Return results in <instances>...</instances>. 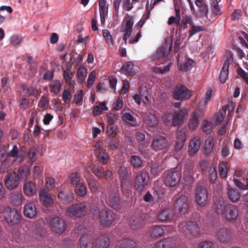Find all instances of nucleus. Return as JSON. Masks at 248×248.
I'll use <instances>...</instances> for the list:
<instances>
[{
  "instance_id": "obj_47",
  "label": "nucleus",
  "mask_w": 248,
  "mask_h": 248,
  "mask_svg": "<svg viewBox=\"0 0 248 248\" xmlns=\"http://www.w3.org/2000/svg\"><path fill=\"white\" fill-rule=\"evenodd\" d=\"M210 6L212 11L214 15L217 16L222 15V12H221L217 0H210Z\"/></svg>"
},
{
  "instance_id": "obj_26",
  "label": "nucleus",
  "mask_w": 248,
  "mask_h": 248,
  "mask_svg": "<svg viewBox=\"0 0 248 248\" xmlns=\"http://www.w3.org/2000/svg\"><path fill=\"white\" fill-rule=\"evenodd\" d=\"M187 113V110L186 109L175 111L173 115L172 125L173 126H177L183 122Z\"/></svg>"
},
{
  "instance_id": "obj_41",
  "label": "nucleus",
  "mask_w": 248,
  "mask_h": 248,
  "mask_svg": "<svg viewBox=\"0 0 248 248\" xmlns=\"http://www.w3.org/2000/svg\"><path fill=\"white\" fill-rule=\"evenodd\" d=\"M87 69L85 67H80L77 73L78 82L79 84H83L87 77Z\"/></svg>"
},
{
  "instance_id": "obj_25",
  "label": "nucleus",
  "mask_w": 248,
  "mask_h": 248,
  "mask_svg": "<svg viewBox=\"0 0 248 248\" xmlns=\"http://www.w3.org/2000/svg\"><path fill=\"white\" fill-rule=\"evenodd\" d=\"M136 246V243L134 240L124 238L118 241L115 248H135Z\"/></svg>"
},
{
  "instance_id": "obj_54",
  "label": "nucleus",
  "mask_w": 248,
  "mask_h": 248,
  "mask_svg": "<svg viewBox=\"0 0 248 248\" xmlns=\"http://www.w3.org/2000/svg\"><path fill=\"white\" fill-rule=\"evenodd\" d=\"M107 143L108 144V148L111 150L117 149L119 145V140L114 137H112L107 140Z\"/></svg>"
},
{
  "instance_id": "obj_30",
  "label": "nucleus",
  "mask_w": 248,
  "mask_h": 248,
  "mask_svg": "<svg viewBox=\"0 0 248 248\" xmlns=\"http://www.w3.org/2000/svg\"><path fill=\"white\" fill-rule=\"evenodd\" d=\"M217 236L219 241L222 243L228 242L231 237L230 231L226 228H221L219 230Z\"/></svg>"
},
{
  "instance_id": "obj_18",
  "label": "nucleus",
  "mask_w": 248,
  "mask_h": 248,
  "mask_svg": "<svg viewBox=\"0 0 248 248\" xmlns=\"http://www.w3.org/2000/svg\"><path fill=\"white\" fill-rule=\"evenodd\" d=\"M201 116V112L199 108L192 112L188 123V126L190 129L194 130L198 128Z\"/></svg>"
},
{
  "instance_id": "obj_27",
  "label": "nucleus",
  "mask_w": 248,
  "mask_h": 248,
  "mask_svg": "<svg viewBox=\"0 0 248 248\" xmlns=\"http://www.w3.org/2000/svg\"><path fill=\"white\" fill-rule=\"evenodd\" d=\"M229 66L230 61L227 59L224 62L219 76V79L222 83H224L228 78Z\"/></svg>"
},
{
  "instance_id": "obj_23",
  "label": "nucleus",
  "mask_w": 248,
  "mask_h": 248,
  "mask_svg": "<svg viewBox=\"0 0 248 248\" xmlns=\"http://www.w3.org/2000/svg\"><path fill=\"white\" fill-rule=\"evenodd\" d=\"M94 238L92 235L83 234L80 237V245L81 248H93Z\"/></svg>"
},
{
  "instance_id": "obj_9",
  "label": "nucleus",
  "mask_w": 248,
  "mask_h": 248,
  "mask_svg": "<svg viewBox=\"0 0 248 248\" xmlns=\"http://www.w3.org/2000/svg\"><path fill=\"white\" fill-rule=\"evenodd\" d=\"M20 215L15 209L8 208L5 211L4 217L10 225L17 224L20 221Z\"/></svg>"
},
{
  "instance_id": "obj_43",
  "label": "nucleus",
  "mask_w": 248,
  "mask_h": 248,
  "mask_svg": "<svg viewBox=\"0 0 248 248\" xmlns=\"http://www.w3.org/2000/svg\"><path fill=\"white\" fill-rule=\"evenodd\" d=\"M134 25V19L132 16H127L123 22L121 30H127L132 31Z\"/></svg>"
},
{
  "instance_id": "obj_44",
  "label": "nucleus",
  "mask_w": 248,
  "mask_h": 248,
  "mask_svg": "<svg viewBox=\"0 0 248 248\" xmlns=\"http://www.w3.org/2000/svg\"><path fill=\"white\" fill-rule=\"evenodd\" d=\"M219 176L222 178H225L227 176L228 171V163L226 161L220 162L218 166Z\"/></svg>"
},
{
  "instance_id": "obj_37",
  "label": "nucleus",
  "mask_w": 248,
  "mask_h": 248,
  "mask_svg": "<svg viewBox=\"0 0 248 248\" xmlns=\"http://www.w3.org/2000/svg\"><path fill=\"white\" fill-rule=\"evenodd\" d=\"M148 95V92L146 88H142L141 89H140V94H135L133 96V99L137 104L140 105L141 102L140 98L141 97L144 98L147 101H149Z\"/></svg>"
},
{
  "instance_id": "obj_10",
  "label": "nucleus",
  "mask_w": 248,
  "mask_h": 248,
  "mask_svg": "<svg viewBox=\"0 0 248 248\" xmlns=\"http://www.w3.org/2000/svg\"><path fill=\"white\" fill-rule=\"evenodd\" d=\"M195 3L198 8V11L193 12L195 16L199 18H208L209 9L205 0H195Z\"/></svg>"
},
{
  "instance_id": "obj_36",
  "label": "nucleus",
  "mask_w": 248,
  "mask_h": 248,
  "mask_svg": "<svg viewBox=\"0 0 248 248\" xmlns=\"http://www.w3.org/2000/svg\"><path fill=\"white\" fill-rule=\"evenodd\" d=\"M227 195L229 199L232 202L238 201L241 196L239 190L232 188L228 189Z\"/></svg>"
},
{
  "instance_id": "obj_61",
  "label": "nucleus",
  "mask_w": 248,
  "mask_h": 248,
  "mask_svg": "<svg viewBox=\"0 0 248 248\" xmlns=\"http://www.w3.org/2000/svg\"><path fill=\"white\" fill-rule=\"evenodd\" d=\"M226 109L223 108L218 111L215 116L216 124H218L222 122L226 115Z\"/></svg>"
},
{
  "instance_id": "obj_38",
  "label": "nucleus",
  "mask_w": 248,
  "mask_h": 248,
  "mask_svg": "<svg viewBox=\"0 0 248 248\" xmlns=\"http://www.w3.org/2000/svg\"><path fill=\"white\" fill-rule=\"evenodd\" d=\"M186 228L190 233L193 236H196L199 233V228L197 222L195 221H188L186 223Z\"/></svg>"
},
{
  "instance_id": "obj_24",
  "label": "nucleus",
  "mask_w": 248,
  "mask_h": 248,
  "mask_svg": "<svg viewBox=\"0 0 248 248\" xmlns=\"http://www.w3.org/2000/svg\"><path fill=\"white\" fill-rule=\"evenodd\" d=\"M143 222V218L139 214L133 216L130 219L129 224L133 230L140 229Z\"/></svg>"
},
{
  "instance_id": "obj_6",
  "label": "nucleus",
  "mask_w": 248,
  "mask_h": 248,
  "mask_svg": "<svg viewBox=\"0 0 248 248\" xmlns=\"http://www.w3.org/2000/svg\"><path fill=\"white\" fill-rule=\"evenodd\" d=\"M181 177V172L180 170H175L170 171L165 178V184L167 186L174 187L179 183Z\"/></svg>"
},
{
  "instance_id": "obj_15",
  "label": "nucleus",
  "mask_w": 248,
  "mask_h": 248,
  "mask_svg": "<svg viewBox=\"0 0 248 248\" xmlns=\"http://www.w3.org/2000/svg\"><path fill=\"white\" fill-rule=\"evenodd\" d=\"M90 168L94 174L99 178L108 179L112 176V172L111 170H104V168L99 165L90 166Z\"/></svg>"
},
{
  "instance_id": "obj_49",
  "label": "nucleus",
  "mask_w": 248,
  "mask_h": 248,
  "mask_svg": "<svg viewBox=\"0 0 248 248\" xmlns=\"http://www.w3.org/2000/svg\"><path fill=\"white\" fill-rule=\"evenodd\" d=\"M225 208L226 205L222 201L216 202L214 205V211L218 215H223Z\"/></svg>"
},
{
  "instance_id": "obj_21",
  "label": "nucleus",
  "mask_w": 248,
  "mask_h": 248,
  "mask_svg": "<svg viewBox=\"0 0 248 248\" xmlns=\"http://www.w3.org/2000/svg\"><path fill=\"white\" fill-rule=\"evenodd\" d=\"M201 144V141L199 137H196L191 139L188 147L189 155L194 156L199 151Z\"/></svg>"
},
{
  "instance_id": "obj_8",
  "label": "nucleus",
  "mask_w": 248,
  "mask_h": 248,
  "mask_svg": "<svg viewBox=\"0 0 248 248\" xmlns=\"http://www.w3.org/2000/svg\"><path fill=\"white\" fill-rule=\"evenodd\" d=\"M189 207L187 198L184 195L180 196L174 204V211L181 215L185 214Z\"/></svg>"
},
{
  "instance_id": "obj_62",
  "label": "nucleus",
  "mask_w": 248,
  "mask_h": 248,
  "mask_svg": "<svg viewBox=\"0 0 248 248\" xmlns=\"http://www.w3.org/2000/svg\"><path fill=\"white\" fill-rule=\"evenodd\" d=\"M150 168L151 173L153 175H156L158 173L161 172L163 170L162 166L158 163H153Z\"/></svg>"
},
{
  "instance_id": "obj_12",
  "label": "nucleus",
  "mask_w": 248,
  "mask_h": 248,
  "mask_svg": "<svg viewBox=\"0 0 248 248\" xmlns=\"http://www.w3.org/2000/svg\"><path fill=\"white\" fill-rule=\"evenodd\" d=\"M19 180V176L16 172L9 173L5 178V186L8 189H14L17 186Z\"/></svg>"
},
{
  "instance_id": "obj_31",
  "label": "nucleus",
  "mask_w": 248,
  "mask_h": 248,
  "mask_svg": "<svg viewBox=\"0 0 248 248\" xmlns=\"http://www.w3.org/2000/svg\"><path fill=\"white\" fill-rule=\"evenodd\" d=\"M164 233V230L160 226H153L149 230V234L150 236L154 238L161 237Z\"/></svg>"
},
{
  "instance_id": "obj_1",
  "label": "nucleus",
  "mask_w": 248,
  "mask_h": 248,
  "mask_svg": "<svg viewBox=\"0 0 248 248\" xmlns=\"http://www.w3.org/2000/svg\"><path fill=\"white\" fill-rule=\"evenodd\" d=\"M89 211L87 204L81 202L69 206L66 210V214L70 217H81L88 213Z\"/></svg>"
},
{
  "instance_id": "obj_51",
  "label": "nucleus",
  "mask_w": 248,
  "mask_h": 248,
  "mask_svg": "<svg viewBox=\"0 0 248 248\" xmlns=\"http://www.w3.org/2000/svg\"><path fill=\"white\" fill-rule=\"evenodd\" d=\"M121 187L123 193L127 192L130 187L131 177L120 179Z\"/></svg>"
},
{
  "instance_id": "obj_55",
  "label": "nucleus",
  "mask_w": 248,
  "mask_h": 248,
  "mask_svg": "<svg viewBox=\"0 0 248 248\" xmlns=\"http://www.w3.org/2000/svg\"><path fill=\"white\" fill-rule=\"evenodd\" d=\"M205 28L203 26H196L194 23L191 26L188 31L189 37H191L197 33L205 31Z\"/></svg>"
},
{
  "instance_id": "obj_4",
  "label": "nucleus",
  "mask_w": 248,
  "mask_h": 248,
  "mask_svg": "<svg viewBox=\"0 0 248 248\" xmlns=\"http://www.w3.org/2000/svg\"><path fill=\"white\" fill-rule=\"evenodd\" d=\"M172 95L177 100H183L189 99L191 96V93L186 86L179 84L173 90Z\"/></svg>"
},
{
  "instance_id": "obj_48",
  "label": "nucleus",
  "mask_w": 248,
  "mask_h": 248,
  "mask_svg": "<svg viewBox=\"0 0 248 248\" xmlns=\"http://www.w3.org/2000/svg\"><path fill=\"white\" fill-rule=\"evenodd\" d=\"M96 155L99 162L101 164L105 165L107 164L109 158V155L107 153L106 150L103 152H101V151H100V152L96 154Z\"/></svg>"
},
{
  "instance_id": "obj_22",
  "label": "nucleus",
  "mask_w": 248,
  "mask_h": 248,
  "mask_svg": "<svg viewBox=\"0 0 248 248\" xmlns=\"http://www.w3.org/2000/svg\"><path fill=\"white\" fill-rule=\"evenodd\" d=\"M23 213L24 216L29 218H32L37 214V210L35 204L32 202L26 203L24 207Z\"/></svg>"
},
{
  "instance_id": "obj_28",
  "label": "nucleus",
  "mask_w": 248,
  "mask_h": 248,
  "mask_svg": "<svg viewBox=\"0 0 248 248\" xmlns=\"http://www.w3.org/2000/svg\"><path fill=\"white\" fill-rule=\"evenodd\" d=\"M98 2L100 21L101 23H104L105 17L108 14V6L106 5L107 2L105 0H98Z\"/></svg>"
},
{
  "instance_id": "obj_7",
  "label": "nucleus",
  "mask_w": 248,
  "mask_h": 248,
  "mask_svg": "<svg viewBox=\"0 0 248 248\" xmlns=\"http://www.w3.org/2000/svg\"><path fill=\"white\" fill-rule=\"evenodd\" d=\"M196 203L201 207L205 206L208 201V192L205 187L200 186L196 188L195 192Z\"/></svg>"
},
{
  "instance_id": "obj_58",
  "label": "nucleus",
  "mask_w": 248,
  "mask_h": 248,
  "mask_svg": "<svg viewBox=\"0 0 248 248\" xmlns=\"http://www.w3.org/2000/svg\"><path fill=\"white\" fill-rule=\"evenodd\" d=\"M73 75V72L71 71L70 68H67L63 71V78L67 84L69 85H72V77Z\"/></svg>"
},
{
  "instance_id": "obj_13",
  "label": "nucleus",
  "mask_w": 248,
  "mask_h": 248,
  "mask_svg": "<svg viewBox=\"0 0 248 248\" xmlns=\"http://www.w3.org/2000/svg\"><path fill=\"white\" fill-rule=\"evenodd\" d=\"M19 92L26 96L37 97L40 92L35 87L26 84H22L19 87Z\"/></svg>"
},
{
  "instance_id": "obj_17",
  "label": "nucleus",
  "mask_w": 248,
  "mask_h": 248,
  "mask_svg": "<svg viewBox=\"0 0 248 248\" xmlns=\"http://www.w3.org/2000/svg\"><path fill=\"white\" fill-rule=\"evenodd\" d=\"M171 49V47L168 50V47L167 46H161L157 49L155 53L151 56V60L156 61L160 59H164V58L166 57L169 54Z\"/></svg>"
},
{
  "instance_id": "obj_33",
  "label": "nucleus",
  "mask_w": 248,
  "mask_h": 248,
  "mask_svg": "<svg viewBox=\"0 0 248 248\" xmlns=\"http://www.w3.org/2000/svg\"><path fill=\"white\" fill-rule=\"evenodd\" d=\"M23 197L21 192H13L10 195L11 202L16 206H19L22 203Z\"/></svg>"
},
{
  "instance_id": "obj_63",
  "label": "nucleus",
  "mask_w": 248,
  "mask_h": 248,
  "mask_svg": "<svg viewBox=\"0 0 248 248\" xmlns=\"http://www.w3.org/2000/svg\"><path fill=\"white\" fill-rule=\"evenodd\" d=\"M70 184L72 185H78L80 180V175L78 172H74L69 176Z\"/></svg>"
},
{
  "instance_id": "obj_34",
  "label": "nucleus",
  "mask_w": 248,
  "mask_h": 248,
  "mask_svg": "<svg viewBox=\"0 0 248 248\" xmlns=\"http://www.w3.org/2000/svg\"><path fill=\"white\" fill-rule=\"evenodd\" d=\"M118 173L120 179L131 177V169L124 165H121L119 167Z\"/></svg>"
},
{
  "instance_id": "obj_35",
  "label": "nucleus",
  "mask_w": 248,
  "mask_h": 248,
  "mask_svg": "<svg viewBox=\"0 0 248 248\" xmlns=\"http://www.w3.org/2000/svg\"><path fill=\"white\" fill-rule=\"evenodd\" d=\"M133 67V63L131 62H128L122 67L121 70L122 73L124 75L128 76H132L135 74Z\"/></svg>"
},
{
  "instance_id": "obj_56",
  "label": "nucleus",
  "mask_w": 248,
  "mask_h": 248,
  "mask_svg": "<svg viewBox=\"0 0 248 248\" xmlns=\"http://www.w3.org/2000/svg\"><path fill=\"white\" fill-rule=\"evenodd\" d=\"M61 87V83L59 80H55L50 85L49 88L51 93L57 94Z\"/></svg>"
},
{
  "instance_id": "obj_57",
  "label": "nucleus",
  "mask_w": 248,
  "mask_h": 248,
  "mask_svg": "<svg viewBox=\"0 0 248 248\" xmlns=\"http://www.w3.org/2000/svg\"><path fill=\"white\" fill-rule=\"evenodd\" d=\"M208 173L211 183H214L217 178V172L216 167L214 166L208 168Z\"/></svg>"
},
{
  "instance_id": "obj_3",
  "label": "nucleus",
  "mask_w": 248,
  "mask_h": 248,
  "mask_svg": "<svg viewBox=\"0 0 248 248\" xmlns=\"http://www.w3.org/2000/svg\"><path fill=\"white\" fill-rule=\"evenodd\" d=\"M117 215L108 208L102 209L99 213L98 218L100 224L104 227H109L114 222Z\"/></svg>"
},
{
  "instance_id": "obj_11",
  "label": "nucleus",
  "mask_w": 248,
  "mask_h": 248,
  "mask_svg": "<svg viewBox=\"0 0 248 248\" xmlns=\"http://www.w3.org/2000/svg\"><path fill=\"white\" fill-rule=\"evenodd\" d=\"M226 220L229 222L235 221L238 216V211L237 207L233 205L226 204L225 212L223 214Z\"/></svg>"
},
{
  "instance_id": "obj_53",
  "label": "nucleus",
  "mask_w": 248,
  "mask_h": 248,
  "mask_svg": "<svg viewBox=\"0 0 248 248\" xmlns=\"http://www.w3.org/2000/svg\"><path fill=\"white\" fill-rule=\"evenodd\" d=\"M130 161L134 168H137L142 166V160L140 156L132 155L130 157Z\"/></svg>"
},
{
  "instance_id": "obj_42",
  "label": "nucleus",
  "mask_w": 248,
  "mask_h": 248,
  "mask_svg": "<svg viewBox=\"0 0 248 248\" xmlns=\"http://www.w3.org/2000/svg\"><path fill=\"white\" fill-rule=\"evenodd\" d=\"M110 243L109 237L106 235H102L99 237L97 241L98 248H107Z\"/></svg>"
},
{
  "instance_id": "obj_40",
  "label": "nucleus",
  "mask_w": 248,
  "mask_h": 248,
  "mask_svg": "<svg viewBox=\"0 0 248 248\" xmlns=\"http://www.w3.org/2000/svg\"><path fill=\"white\" fill-rule=\"evenodd\" d=\"M173 217V213L171 210L166 209L162 211L158 215V218L161 221L170 220Z\"/></svg>"
},
{
  "instance_id": "obj_64",
  "label": "nucleus",
  "mask_w": 248,
  "mask_h": 248,
  "mask_svg": "<svg viewBox=\"0 0 248 248\" xmlns=\"http://www.w3.org/2000/svg\"><path fill=\"white\" fill-rule=\"evenodd\" d=\"M102 35L105 39V42L108 45L113 44V39L110 31L108 30H102Z\"/></svg>"
},
{
  "instance_id": "obj_52",
  "label": "nucleus",
  "mask_w": 248,
  "mask_h": 248,
  "mask_svg": "<svg viewBox=\"0 0 248 248\" xmlns=\"http://www.w3.org/2000/svg\"><path fill=\"white\" fill-rule=\"evenodd\" d=\"M7 156L16 158L22 157V154L19 152L17 146L16 144L14 145L12 150L7 153Z\"/></svg>"
},
{
  "instance_id": "obj_32",
  "label": "nucleus",
  "mask_w": 248,
  "mask_h": 248,
  "mask_svg": "<svg viewBox=\"0 0 248 248\" xmlns=\"http://www.w3.org/2000/svg\"><path fill=\"white\" fill-rule=\"evenodd\" d=\"M39 197L41 202L46 207L51 206L53 203V200L51 196L45 191L40 193Z\"/></svg>"
},
{
  "instance_id": "obj_2",
  "label": "nucleus",
  "mask_w": 248,
  "mask_h": 248,
  "mask_svg": "<svg viewBox=\"0 0 248 248\" xmlns=\"http://www.w3.org/2000/svg\"><path fill=\"white\" fill-rule=\"evenodd\" d=\"M149 180L148 173L145 170H141L136 174L134 180V188L138 192L141 193L147 186Z\"/></svg>"
},
{
  "instance_id": "obj_39",
  "label": "nucleus",
  "mask_w": 248,
  "mask_h": 248,
  "mask_svg": "<svg viewBox=\"0 0 248 248\" xmlns=\"http://www.w3.org/2000/svg\"><path fill=\"white\" fill-rule=\"evenodd\" d=\"M58 197L63 202L67 203L71 202L73 199V194L65 190L60 191L58 194Z\"/></svg>"
},
{
  "instance_id": "obj_45",
  "label": "nucleus",
  "mask_w": 248,
  "mask_h": 248,
  "mask_svg": "<svg viewBox=\"0 0 248 248\" xmlns=\"http://www.w3.org/2000/svg\"><path fill=\"white\" fill-rule=\"evenodd\" d=\"M152 9L153 7H151V9H150L148 7V3L146 6V14L142 16L140 20L138 22V23L137 24V27L139 28L140 30H141V28L142 27L143 25H144L147 19H148L149 18L151 14V11L152 10Z\"/></svg>"
},
{
  "instance_id": "obj_20",
  "label": "nucleus",
  "mask_w": 248,
  "mask_h": 248,
  "mask_svg": "<svg viewBox=\"0 0 248 248\" xmlns=\"http://www.w3.org/2000/svg\"><path fill=\"white\" fill-rule=\"evenodd\" d=\"M186 139V130L179 127L177 131V140L175 144V148L177 150H180L182 148Z\"/></svg>"
},
{
  "instance_id": "obj_5",
  "label": "nucleus",
  "mask_w": 248,
  "mask_h": 248,
  "mask_svg": "<svg viewBox=\"0 0 248 248\" xmlns=\"http://www.w3.org/2000/svg\"><path fill=\"white\" fill-rule=\"evenodd\" d=\"M49 224L51 230L56 233H62L66 230V224L62 217H54L50 220Z\"/></svg>"
},
{
  "instance_id": "obj_46",
  "label": "nucleus",
  "mask_w": 248,
  "mask_h": 248,
  "mask_svg": "<svg viewBox=\"0 0 248 248\" xmlns=\"http://www.w3.org/2000/svg\"><path fill=\"white\" fill-rule=\"evenodd\" d=\"M214 146V139L209 137L205 141L204 152L206 155H209L212 151Z\"/></svg>"
},
{
  "instance_id": "obj_60",
  "label": "nucleus",
  "mask_w": 248,
  "mask_h": 248,
  "mask_svg": "<svg viewBox=\"0 0 248 248\" xmlns=\"http://www.w3.org/2000/svg\"><path fill=\"white\" fill-rule=\"evenodd\" d=\"M75 190L78 195L80 197H84L87 193L86 188L83 183H80L79 185H77Z\"/></svg>"
},
{
  "instance_id": "obj_29",
  "label": "nucleus",
  "mask_w": 248,
  "mask_h": 248,
  "mask_svg": "<svg viewBox=\"0 0 248 248\" xmlns=\"http://www.w3.org/2000/svg\"><path fill=\"white\" fill-rule=\"evenodd\" d=\"M24 193L28 196H32L36 194V187L34 183L31 181L26 182L23 186Z\"/></svg>"
},
{
  "instance_id": "obj_19",
  "label": "nucleus",
  "mask_w": 248,
  "mask_h": 248,
  "mask_svg": "<svg viewBox=\"0 0 248 248\" xmlns=\"http://www.w3.org/2000/svg\"><path fill=\"white\" fill-rule=\"evenodd\" d=\"M176 242L173 237H169L156 242L154 248H175Z\"/></svg>"
},
{
  "instance_id": "obj_59",
  "label": "nucleus",
  "mask_w": 248,
  "mask_h": 248,
  "mask_svg": "<svg viewBox=\"0 0 248 248\" xmlns=\"http://www.w3.org/2000/svg\"><path fill=\"white\" fill-rule=\"evenodd\" d=\"M30 173V170L27 166H23L20 167L18 170V173L20 178H27Z\"/></svg>"
},
{
  "instance_id": "obj_16",
  "label": "nucleus",
  "mask_w": 248,
  "mask_h": 248,
  "mask_svg": "<svg viewBox=\"0 0 248 248\" xmlns=\"http://www.w3.org/2000/svg\"><path fill=\"white\" fill-rule=\"evenodd\" d=\"M108 204L114 210H120L122 204L119 194L117 192H112L109 194L107 199Z\"/></svg>"
},
{
  "instance_id": "obj_50",
  "label": "nucleus",
  "mask_w": 248,
  "mask_h": 248,
  "mask_svg": "<svg viewBox=\"0 0 248 248\" xmlns=\"http://www.w3.org/2000/svg\"><path fill=\"white\" fill-rule=\"evenodd\" d=\"M12 164V162L10 159L6 158L2 161L0 166V172L4 173L9 171V168Z\"/></svg>"
},
{
  "instance_id": "obj_14",
  "label": "nucleus",
  "mask_w": 248,
  "mask_h": 248,
  "mask_svg": "<svg viewBox=\"0 0 248 248\" xmlns=\"http://www.w3.org/2000/svg\"><path fill=\"white\" fill-rule=\"evenodd\" d=\"M168 146L167 139L162 136L157 137L153 139L152 143V148L155 151L163 150L166 152Z\"/></svg>"
}]
</instances>
